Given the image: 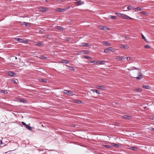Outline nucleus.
Listing matches in <instances>:
<instances>
[{"instance_id":"f257e3e1","label":"nucleus","mask_w":154,"mask_h":154,"mask_svg":"<svg viewBox=\"0 0 154 154\" xmlns=\"http://www.w3.org/2000/svg\"><path fill=\"white\" fill-rule=\"evenodd\" d=\"M63 93L65 94H66L68 95L72 96L73 94V92L71 91L68 90H64Z\"/></svg>"},{"instance_id":"f03ea898","label":"nucleus","mask_w":154,"mask_h":154,"mask_svg":"<svg viewBox=\"0 0 154 154\" xmlns=\"http://www.w3.org/2000/svg\"><path fill=\"white\" fill-rule=\"evenodd\" d=\"M34 43L35 45L39 47H42L44 46V44L42 42H35Z\"/></svg>"},{"instance_id":"7ed1b4c3","label":"nucleus","mask_w":154,"mask_h":154,"mask_svg":"<svg viewBox=\"0 0 154 154\" xmlns=\"http://www.w3.org/2000/svg\"><path fill=\"white\" fill-rule=\"evenodd\" d=\"M122 18L125 19L132 20L133 19L125 14H123Z\"/></svg>"},{"instance_id":"20e7f679","label":"nucleus","mask_w":154,"mask_h":154,"mask_svg":"<svg viewBox=\"0 0 154 154\" xmlns=\"http://www.w3.org/2000/svg\"><path fill=\"white\" fill-rule=\"evenodd\" d=\"M39 9L40 12H44L45 11H48V9H46L45 7L41 6L39 7Z\"/></svg>"},{"instance_id":"39448f33","label":"nucleus","mask_w":154,"mask_h":154,"mask_svg":"<svg viewBox=\"0 0 154 154\" xmlns=\"http://www.w3.org/2000/svg\"><path fill=\"white\" fill-rule=\"evenodd\" d=\"M99 28L102 30H108L109 28H107L106 26H98Z\"/></svg>"},{"instance_id":"423d86ee","label":"nucleus","mask_w":154,"mask_h":154,"mask_svg":"<svg viewBox=\"0 0 154 154\" xmlns=\"http://www.w3.org/2000/svg\"><path fill=\"white\" fill-rule=\"evenodd\" d=\"M96 88H97L101 89L102 90H104L106 87L103 86H100V85H97L96 86Z\"/></svg>"},{"instance_id":"0eeeda50","label":"nucleus","mask_w":154,"mask_h":154,"mask_svg":"<svg viewBox=\"0 0 154 154\" xmlns=\"http://www.w3.org/2000/svg\"><path fill=\"white\" fill-rule=\"evenodd\" d=\"M73 102L74 103L77 104H80L82 103V101L77 99L73 100Z\"/></svg>"},{"instance_id":"6e6552de","label":"nucleus","mask_w":154,"mask_h":154,"mask_svg":"<svg viewBox=\"0 0 154 154\" xmlns=\"http://www.w3.org/2000/svg\"><path fill=\"white\" fill-rule=\"evenodd\" d=\"M138 75L139 76L138 77H136V79H137L140 80L143 76V75L142 73L140 72H138Z\"/></svg>"},{"instance_id":"1a4fd4ad","label":"nucleus","mask_w":154,"mask_h":154,"mask_svg":"<svg viewBox=\"0 0 154 154\" xmlns=\"http://www.w3.org/2000/svg\"><path fill=\"white\" fill-rule=\"evenodd\" d=\"M66 11V9L61 8H58L56 10L57 11L59 12H63L65 11Z\"/></svg>"},{"instance_id":"9d476101","label":"nucleus","mask_w":154,"mask_h":154,"mask_svg":"<svg viewBox=\"0 0 154 154\" xmlns=\"http://www.w3.org/2000/svg\"><path fill=\"white\" fill-rule=\"evenodd\" d=\"M123 117V119L128 120H130L131 118L130 116L126 115H124Z\"/></svg>"},{"instance_id":"9b49d317","label":"nucleus","mask_w":154,"mask_h":154,"mask_svg":"<svg viewBox=\"0 0 154 154\" xmlns=\"http://www.w3.org/2000/svg\"><path fill=\"white\" fill-rule=\"evenodd\" d=\"M8 75L9 76H14V75H15V74L11 71H9L8 72Z\"/></svg>"},{"instance_id":"f8f14e48","label":"nucleus","mask_w":154,"mask_h":154,"mask_svg":"<svg viewBox=\"0 0 154 154\" xmlns=\"http://www.w3.org/2000/svg\"><path fill=\"white\" fill-rule=\"evenodd\" d=\"M103 146L105 147L108 149H112V148H113L112 146H110L109 145H103Z\"/></svg>"},{"instance_id":"ddd939ff","label":"nucleus","mask_w":154,"mask_h":154,"mask_svg":"<svg viewBox=\"0 0 154 154\" xmlns=\"http://www.w3.org/2000/svg\"><path fill=\"white\" fill-rule=\"evenodd\" d=\"M103 43L104 45L106 46H110L111 45V44L108 42L103 41Z\"/></svg>"},{"instance_id":"4468645a","label":"nucleus","mask_w":154,"mask_h":154,"mask_svg":"<svg viewBox=\"0 0 154 154\" xmlns=\"http://www.w3.org/2000/svg\"><path fill=\"white\" fill-rule=\"evenodd\" d=\"M81 52L82 53L84 54H88L90 53V52L87 50H82Z\"/></svg>"},{"instance_id":"2eb2a0df","label":"nucleus","mask_w":154,"mask_h":154,"mask_svg":"<svg viewBox=\"0 0 154 154\" xmlns=\"http://www.w3.org/2000/svg\"><path fill=\"white\" fill-rule=\"evenodd\" d=\"M11 81L15 84H17L18 83V81L17 79H12L11 80Z\"/></svg>"},{"instance_id":"dca6fc26","label":"nucleus","mask_w":154,"mask_h":154,"mask_svg":"<svg viewBox=\"0 0 154 154\" xmlns=\"http://www.w3.org/2000/svg\"><path fill=\"white\" fill-rule=\"evenodd\" d=\"M60 63H69V62L66 60H61L60 61Z\"/></svg>"},{"instance_id":"f3484780","label":"nucleus","mask_w":154,"mask_h":154,"mask_svg":"<svg viewBox=\"0 0 154 154\" xmlns=\"http://www.w3.org/2000/svg\"><path fill=\"white\" fill-rule=\"evenodd\" d=\"M96 63V64H97L98 63L102 64H104V62L103 60L97 61Z\"/></svg>"},{"instance_id":"a211bd4d","label":"nucleus","mask_w":154,"mask_h":154,"mask_svg":"<svg viewBox=\"0 0 154 154\" xmlns=\"http://www.w3.org/2000/svg\"><path fill=\"white\" fill-rule=\"evenodd\" d=\"M82 58H85L88 59L91 58V57L86 55H84L82 56Z\"/></svg>"},{"instance_id":"6ab92c4d","label":"nucleus","mask_w":154,"mask_h":154,"mask_svg":"<svg viewBox=\"0 0 154 154\" xmlns=\"http://www.w3.org/2000/svg\"><path fill=\"white\" fill-rule=\"evenodd\" d=\"M76 5H81L84 4V2L81 1H79L78 2H76Z\"/></svg>"},{"instance_id":"aec40b11","label":"nucleus","mask_w":154,"mask_h":154,"mask_svg":"<svg viewBox=\"0 0 154 154\" xmlns=\"http://www.w3.org/2000/svg\"><path fill=\"white\" fill-rule=\"evenodd\" d=\"M19 101L23 103H26L27 101V100H25L24 99H19Z\"/></svg>"},{"instance_id":"412c9836","label":"nucleus","mask_w":154,"mask_h":154,"mask_svg":"<svg viewBox=\"0 0 154 154\" xmlns=\"http://www.w3.org/2000/svg\"><path fill=\"white\" fill-rule=\"evenodd\" d=\"M141 35H142V38L146 42H147V43H149V42L148 41L147 39H146V38L142 34Z\"/></svg>"},{"instance_id":"4be33fe9","label":"nucleus","mask_w":154,"mask_h":154,"mask_svg":"<svg viewBox=\"0 0 154 154\" xmlns=\"http://www.w3.org/2000/svg\"><path fill=\"white\" fill-rule=\"evenodd\" d=\"M56 29L59 30H62L63 29V28L62 26H56Z\"/></svg>"},{"instance_id":"5701e85b","label":"nucleus","mask_w":154,"mask_h":154,"mask_svg":"<svg viewBox=\"0 0 154 154\" xmlns=\"http://www.w3.org/2000/svg\"><path fill=\"white\" fill-rule=\"evenodd\" d=\"M141 10V8L139 7H137L136 8H134V10L135 11H137V10L138 11H140Z\"/></svg>"},{"instance_id":"b1692460","label":"nucleus","mask_w":154,"mask_h":154,"mask_svg":"<svg viewBox=\"0 0 154 154\" xmlns=\"http://www.w3.org/2000/svg\"><path fill=\"white\" fill-rule=\"evenodd\" d=\"M142 87L146 89H149L150 88V86L149 85H143Z\"/></svg>"},{"instance_id":"393cba45","label":"nucleus","mask_w":154,"mask_h":154,"mask_svg":"<svg viewBox=\"0 0 154 154\" xmlns=\"http://www.w3.org/2000/svg\"><path fill=\"white\" fill-rule=\"evenodd\" d=\"M111 144H112V146H114L117 148L119 147V146L116 144L114 143H111Z\"/></svg>"},{"instance_id":"a878e982","label":"nucleus","mask_w":154,"mask_h":154,"mask_svg":"<svg viewBox=\"0 0 154 154\" xmlns=\"http://www.w3.org/2000/svg\"><path fill=\"white\" fill-rule=\"evenodd\" d=\"M91 91H93L94 92H95L97 94H100V92L97 90L92 89L91 90Z\"/></svg>"},{"instance_id":"bb28decb","label":"nucleus","mask_w":154,"mask_h":154,"mask_svg":"<svg viewBox=\"0 0 154 154\" xmlns=\"http://www.w3.org/2000/svg\"><path fill=\"white\" fill-rule=\"evenodd\" d=\"M109 18L112 19L116 20V17L114 16L110 15Z\"/></svg>"},{"instance_id":"cd10ccee","label":"nucleus","mask_w":154,"mask_h":154,"mask_svg":"<svg viewBox=\"0 0 154 154\" xmlns=\"http://www.w3.org/2000/svg\"><path fill=\"white\" fill-rule=\"evenodd\" d=\"M39 58L42 60H47L48 59L47 57H44L43 56H41Z\"/></svg>"},{"instance_id":"c85d7f7f","label":"nucleus","mask_w":154,"mask_h":154,"mask_svg":"<svg viewBox=\"0 0 154 154\" xmlns=\"http://www.w3.org/2000/svg\"><path fill=\"white\" fill-rule=\"evenodd\" d=\"M0 92L4 93V94H7L8 92L7 91L0 89Z\"/></svg>"},{"instance_id":"c756f323","label":"nucleus","mask_w":154,"mask_h":154,"mask_svg":"<svg viewBox=\"0 0 154 154\" xmlns=\"http://www.w3.org/2000/svg\"><path fill=\"white\" fill-rule=\"evenodd\" d=\"M127 9L129 10H134V8L131 5H129L128 6Z\"/></svg>"},{"instance_id":"7c9ffc66","label":"nucleus","mask_w":154,"mask_h":154,"mask_svg":"<svg viewBox=\"0 0 154 154\" xmlns=\"http://www.w3.org/2000/svg\"><path fill=\"white\" fill-rule=\"evenodd\" d=\"M82 44L84 47H88L89 45L88 44L86 43H82Z\"/></svg>"},{"instance_id":"2f4dec72","label":"nucleus","mask_w":154,"mask_h":154,"mask_svg":"<svg viewBox=\"0 0 154 154\" xmlns=\"http://www.w3.org/2000/svg\"><path fill=\"white\" fill-rule=\"evenodd\" d=\"M25 128L27 129L30 130H31V129H32V128L31 127L27 125H26Z\"/></svg>"},{"instance_id":"473e14b6","label":"nucleus","mask_w":154,"mask_h":154,"mask_svg":"<svg viewBox=\"0 0 154 154\" xmlns=\"http://www.w3.org/2000/svg\"><path fill=\"white\" fill-rule=\"evenodd\" d=\"M129 149L132 150H135L137 149V148L136 147L131 146Z\"/></svg>"},{"instance_id":"72a5a7b5","label":"nucleus","mask_w":154,"mask_h":154,"mask_svg":"<svg viewBox=\"0 0 154 154\" xmlns=\"http://www.w3.org/2000/svg\"><path fill=\"white\" fill-rule=\"evenodd\" d=\"M116 14L118 16L121 17V18L123 14L119 13H116Z\"/></svg>"},{"instance_id":"f704fd0d","label":"nucleus","mask_w":154,"mask_h":154,"mask_svg":"<svg viewBox=\"0 0 154 154\" xmlns=\"http://www.w3.org/2000/svg\"><path fill=\"white\" fill-rule=\"evenodd\" d=\"M15 39L18 41H19V42H21V40H22V39L20 38H15Z\"/></svg>"},{"instance_id":"c9c22d12","label":"nucleus","mask_w":154,"mask_h":154,"mask_svg":"<svg viewBox=\"0 0 154 154\" xmlns=\"http://www.w3.org/2000/svg\"><path fill=\"white\" fill-rule=\"evenodd\" d=\"M122 47L124 48L125 49H128V47L127 45H122Z\"/></svg>"},{"instance_id":"e433bc0d","label":"nucleus","mask_w":154,"mask_h":154,"mask_svg":"<svg viewBox=\"0 0 154 154\" xmlns=\"http://www.w3.org/2000/svg\"><path fill=\"white\" fill-rule=\"evenodd\" d=\"M69 69L71 70H74L75 69L74 67L72 66H70L69 67Z\"/></svg>"},{"instance_id":"4c0bfd02","label":"nucleus","mask_w":154,"mask_h":154,"mask_svg":"<svg viewBox=\"0 0 154 154\" xmlns=\"http://www.w3.org/2000/svg\"><path fill=\"white\" fill-rule=\"evenodd\" d=\"M144 48H150V46L149 45H146L144 46Z\"/></svg>"},{"instance_id":"58836bf2","label":"nucleus","mask_w":154,"mask_h":154,"mask_svg":"<svg viewBox=\"0 0 154 154\" xmlns=\"http://www.w3.org/2000/svg\"><path fill=\"white\" fill-rule=\"evenodd\" d=\"M40 81H41V82H46V80L45 79H41L40 80Z\"/></svg>"},{"instance_id":"ea45409f","label":"nucleus","mask_w":154,"mask_h":154,"mask_svg":"<svg viewBox=\"0 0 154 154\" xmlns=\"http://www.w3.org/2000/svg\"><path fill=\"white\" fill-rule=\"evenodd\" d=\"M141 14H143V15H145L146 14V12L144 11H142L140 13Z\"/></svg>"},{"instance_id":"a19ab883","label":"nucleus","mask_w":154,"mask_h":154,"mask_svg":"<svg viewBox=\"0 0 154 154\" xmlns=\"http://www.w3.org/2000/svg\"><path fill=\"white\" fill-rule=\"evenodd\" d=\"M117 59L118 60H121L123 59V58L122 57H118Z\"/></svg>"},{"instance_id":"79ce46f5","label":"nucleus","mask_w":154,"mask_h":154,"mask_svg":"<svg viewBox=\"0 0 154 154\" xmlns=\"http://www.w3.org/2000/svg\"><path fill=\"white\" fill-rule=\"evenodd\" d=\"M27 24L28 23L25 22H23L22 23V25H25L26 26H27Z\"/></svg>"},{"instance_id":"37998d69","label":"nucleus","mask_w":154,"mask_h":154,"mask_svg":"<svg viewBox=\"0 0 154 154\" xmlns=\"http://www.w3.org/2000/svg\"><path fill=\"white\" fill-rule=\"evenodd\" d=\"M22 124L24 125L25 127H26V125H27L25 122H22Z\"/></svg>"},{"instance_id":"c03bdc74","label":"nucleus","mask_w":154,"mask_h":154,"mask_svg":"<svg viewBox=\"0 0 154 154\" xmlns=\"http://www.w3.org/2000/svg\"><path fill=\"white\" fill-rule=\"evenodd\" d=\"M104 52L105 53H108V51L107 50V48H106V49L104 50Z\"/></svg>"},{"instance_id":"a18cd8bd","label":"nucleus","mask_w":154,"mask_h":154,"mask_svg":"<svg viewBox=\"0 0 154 154\" xmlns=\"http://www.w3.org/2000/svg\"><path fill=\"white\" fill-rule=\"evenodd\" d=\"M125 38L127 40H128L129 39V38H130L128 36H126L125 37Z\"/></svg>"},{"instance_id":"49530a36","label":"nucleus","mask_w":154,"mask_h":154,"mask_svg":"<svg viewBox=\"0 0 154 154\" xmlns=\"http://www.w3.org/2000/svg\"><path fill=\"white\" fill-rule=\"evenodd\" d=\"M112 47H109L107 48V50L109 51H112V50H111Z\"/></svg>"},{"instance_id":"de8ad7c7","label":"nucleus","mask_w":154,"mask_h":154,"mask_svg":"<svg viewBox=\"0 0 154 154\" xmlns=\"http://www.w3.org/2000/svg\"><path fill=\"white\" fill-rule=\"evenodd\" d=\"M95 61H93L92 60H91L88 63L90 62L91 63H94L95 62Z\"/></svg>"},{"instance_id":"09e8293b","label":"nucleus","mask_w":154,"mask_h":154,"mask_svg":"<svg viewBox=\"0 0 154 154\" xmlns=\"http://www.w3.org/2000/svg\"><path fill=\"white\" fill-rule=\"evenodd\" d=\"M133 68H134V69H137L138 70H139L140 69L139 68H137L135 67H133Z\"/></svg>"},{"instance_id":"8fccbe9b","label":"nucleus","mask_w":154,"mask_h":154,"mask_svg":"<svg viewBox=\"0 0 154 154\" xmlns=\"http://www.w3.org/2000/svg\"><path fill=\"white\" fill-rule=\"evenodd\" d=\"M127 60H130V57H127Z\"/></svg>"},{"instance_id":"3c124183","label":"nucleus","mask_w":154,"mask_h":154,"mask_svg":"<svg viewBox=\"0 0 154 154\" xmlns=\"http://www.w3.org/2000/svg\"><path fill=\"white\" fill-rule=\"evenodd\" d=\"M150 130L152 131H154V128H151L150 129Z\"/></svg>"},{"instance_id":"603ef678","label":"nucleus","mask_w":154,"mask_h":154,"mask_svg":"<svg viewBox=\"0 0 154 154\" xmlns=\"http://www.w3.org/2000/svg\"><path fill=\"white\" fill-rule=\"evenodd\" d=\"M136 91H140V88H139L136 89Z\"/></svg>"},{"instance_id":"864d4df0","label":"nucleus","mask_w":154,"mask_h":154,"mask_svg":"<svg viewBox=\"0 0 154 154\" xmlns=\"http://www.w3.org/2000/svg\"><path fill=\"white\" fill-rule=\"evenodd\" d=\"M27 42V41H26V40H23V42L24 43H26Z\"/></svg>"},{"instance_id":"5fc2aeb1","label":"nucleus","mask_w":154,"mask_h":154,"mask_svg":"<svg viewBox=\"0 0 154 154\" xmlns=\"http://www.w3.org/2000/svg\"><path fill=\"white\" fill-rule=\"evenodd\" d=\"M21 42H20L23 43V40L22 39V40H21Z\"/></svg>"},{"instance_id":"6e6d98bb","label":"nucleus","mask_w":154,"mask_h":154,"mask_svg":"<svg viewBox=\"0 0 154 154\" xmlns=\"http://www.w3.org/2000/svg\"><path fill=\"white\" fill-rule=\"evenodd\" d=\"M18 56H20V53H18L17 54Z\"/></svg>"},{"instance_id":"4d7b16f0","label":"nucleus","mask_w":154,"mask_h":154,"mask_svg":"<svg viewBox=\"0 0 154 154\" xmlns=\"http://www.w3.org/2000/svg\"><path fill=\"white\" fill-rule=\"evenodd\" d=\"M72 126V127H75V125H73Z\"/></svg>"},{"instance_id":"13d9d810","label":"nucleus","mask_w":154,"mask_h":154,"mask_svg":"<svg viewBox=\"0 0 154 154\" xmlns=\"http://www.w3.org/2000/svg\"><path fill=\"white\" fill-rule=\"evenodd\" d=\"M122 58H123V59H125V58H125V57H122Z\"/></svg>"},{"instance_id":"bf43d9fd","label":"nucleus","mask_w":154,"mask_h":154,"mask_svg":"<svg viewBox=\"0 0 154 154\" xmlns=\"http://www.w3.org/2000/svg\"><path fill=\"white\" fill-rule=\"evenodd\" d=\"M15 59H17V57H15Z\"/></svg>"},{"instance_id":"052dcab7","label":"nucleus","mask_w":154,"mask_h":154,"mask_svg":"<svg viewBox=\"0 0 154 154\" xmlns=\"http://www.w3.org/2000/svg\"><path fill=\"white\" fill-rule=\"evenodd\" d=\"M152 120H154V117H153V119H152Z\"/></svg>"},{"instance_id":"680f3d73","label":"nucleus","mask_w":154,"mask_h":154,"mask_svg":"<svg viewBox=\"0 0 154 154\" xmlns=\"http://www.w3.org/2000/svg\"><path fill=\"white\" fill-rule=\"evenodd\" d=\"M42 126H43V125H42Z\"/></svg>"}]
</instances>
